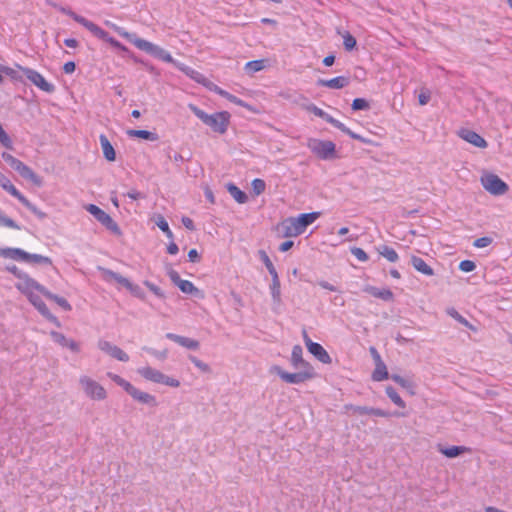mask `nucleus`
I'll list each match as a JSON object with an SVG mask.
<instances>
[{
    "instance_id": "8",
    "label": "nucleus",
    "mask_w": 512,
    "mask_h": 512,
    "mask_svg": "<svg viewBox=\"0 0 512 512\" xmlns=\"http://www.w3.org/2000/svg\"><path fill=\"white\" fill-rule=\"evenodd\" d=\"M79 386L84 395L92 401H105L108 397L105 387L88 375L79 377Z\"/></svg>"
},
{
    "instance_id": "44",
    "label": "nucleus",
    "mask_w": 512,
    "mask_h": 512,
    "mask_svg": "<svg viewBox=\"0 0 512 512\" xmlns=\"http://www.w3.org/2000/svg\"><path fill=\"white\" fill-rule=\"evenodd\" d=\"M25 262L37 263V264H47V265L52 264V260L49 257L42 256L40 254H30L28 252H27V256L25 258Z\"/></svg>"
},
{
    "instance_id": "53",
    "label": "nucleus",
    "mask_w": 512,
    "mask_h": 512,
    "mask_svg": "<svg viewBox=\"0 0 512 512\" xmlns=\"http://www.w3.org/2000/svg\"><path fill=\"white\" fill-rule=\"evenodd\" d=\"M0 143L8 148V149H12L13 148V143H12V140L11 138L8 136V134L5 132V130L3 129L2 125L0 124Z\"/></svg>"
},
{
    "instance_id": "59",
    "label": "nucleus",
    "mask_w": 512,
    "mask_h": 512,
    "mask_svg": "<svg viewBox=\"0 0 512 512\" xmlns=\"http://www.w3.org/2000/svg\"><path fill=\"white\" fill-rule=\"evenodd\" d=\"M19 72H21L19 68H18V70H16V69L4 66L2 69V73L10 76L12 79H15V80L21 79Z\"/></svg>"
},
{
    "instance_id": "61",
    "label": "nucleus",
    "mask_w": 512,
    "mask_h": 512,
    "mask_svg": "<svg viewBox=\"0 0 512 512\" xmlns=\"http://www.w3.org/2000/svg\"><path fill=\"white\" fill-rule=\"evenodd\" d=\"M431 98V94L428 90H421L420 94L418 95V101L420 105H426Z\"/></svg>"
},
{
    "instance_id": "6",
    "label": "nucleus",
    "mask_w": 512,
    "mask_h": 512,
    "mask_svg": "<svg viewBox=\"0 0 512 512\" xmlns=\"http://www.w3.org/2000/svg\"><path fill=\"white\" fill-rule=\"evenodd\" d=\"M271 372L278 375L282 381L288 384H301L317 377L314 367L307 365L306 369H299L295 373L287 372L280 366H273Z\"/></svg>"
},
{
    "instance_id": "26",
    "label": "nucleus",
    "mask_w": 512,
    "mask_h": 512,
    "mask_svg": "<svg viewBox=\"0 0 512 512\" xmlns=\"http://www.w3.org/2000/svg\"><path fill=\"white\" fill-rule=\"evenodd\" d=\"M438 451L447 458H456L464 453L471 452L470 448L466 446H450L444 447L439 445Z\"/></svg>"
},
{
    "instance_id": "45",
    "label": "nucleus",
    "mask_w": 512,
    "mask_h": 512,
    "mask_svg": "<svg viewBox=\"0 0 512 512\" xmlns=\"http://www.w3.org/2000/svg\"><path fill=\"white\" fill-rule=\"evenodd\" d=\"M270 292L275 305L281 304V286L280 281H273L270 285Z\"/></svg>"
},
{
    "instance_id": "17",
    "label": "nucleus",
    "mask_w": 512,
    "mask_h": 512,
    "mask_svg": "<svg viewBox=\"0 0 512 512\" xmlns=\"http://www.w3.org/2000/svg\"><path fill=\"white\" fill-rule=\"evenodd\" d=\"M303 338L305 345L307 347V350L320 362L324 364H330L332 362V359L330 355L327 353V351L316 342H313L309 337L306 331L303 332Z\"/></svg>"
},
{
    "instance_id": "14",
    "label": "nucleus",
    "mask_w": 512,
    "mask_h": 512,
    "mask_svg": "<svg viewBox=\"0 0 512 512\" xmlns=\"http://www.w3.org/2000/svg\"><path fill=\"white\" fill-rule=\"evenodd\" d=\"M481 184L483 188L492 195H504L509 187L508 185L496 174L485 173L481 176Z\"/></svg>"
},
{
    "instance_id": "23",
    "label": "nucleus",
    "mask_w": 512,
    "mask_h": 512,
    "mask_svg": "<svg viewBox=\"0 0 512 512\" xmlns=\"http://www.w3.org/2000/svg\"><path fill=\"white\" fill-rule=\"evenodd\" d=\"M363 290L369 295L375 298H379L383 301H392L394 299L393 292L388 288H378L375 286L367 285Z\"/></svg>"
},
{
    "instance_id": "20",
    "label": "nucleus",
    "mask_w": 512,
    "mask_h": 512,
    "mask_svg": "<svg viewBox=\"0 0 512 512\" xmlns=\"http://www.w3.org/2000/svg\"><path fill=\"white\" fill-rule=\"evenodd\" d=\"M459 136L466 142L478 148H486L488 145L487 141L482 136L469 129L460 130Z\"/></svg>"
},
{
    "instance_id": "48",
    "label": "nucleus",
    "mask_w": 512,
    "mask_h": 512,
    "mask_svg": "<svg viewBox=\"0 0 512 512\" xmlns=\"http://www.w3.org/2000/svg\"><path fill=\"white\" fill-rule=\"evenodd\" d=\"M144 285L155 295L157 296L158 298H161V299H164L165 298V293L164 291L157 285H155L154 283L150 282V281H144Z\"/></svg>"
},
{
    "instance_id": "24",
    "label": "nucleus",
    "mask_w": 512,
    "mask_h": 512,
    "mask_svg": "<svg viewBox=\"0 0 512 512\" xmlns=\"http://www.w3.org/2000/svg\"><path fill=\"white\" fill-rule=\"evenodd\" d=\"M291 365L295 369H306L307 366H312L309 362L303 359V350L299 345H295L291 353Z\"/></svg>"
},
{
    "instance_id": "16",
    "label": "nucleus",
    "mask_w": 512,
    "mask_h": 512,
    "mask_svg": "<svg viewBox=\"0 0 512 512\" xmlns=\"http://www.w3.org/2000/svg\"><path fill=\"white\" fill-rule=\"evenodd\" d=\"M19 69L40 90L47 93H52L55 90L54 85L49 83L39 72L26 67H19Z\"/></svg>"
},
{
    "instance_id": "21",
    "label": "nucleus",
    "mask_w": 512,
    "mask_h": 512,
    "mask_svg": "<svg viewBox=\"0 0 512 512\" xmlns=\"http://www.w3.org/2000/svg\"><path fill=\"white\" fill-rule=\"evenodd\" d=\"M350 83L349 77L338 76L332 79H318L317 85L321 87H327L330 89H342L348 86Z\"/></svg>"
},
{
    "instance_id": "64",
    "label": "nucleus",
    "mask_w": 512,
    "mask_h": 512,
    "mask_svg": "<svg viewBox=\"0 0 512 512\" xmlns=\"http://www.w3.org/2000/svg\"><path fill=\"white\" fill-rule=\"evenodd\" d=\"M65 347L68 348L69 350H71L74 353H79L80 350H81L80 344L77 341L73 340V339H68L67 344H66Z\"/></svg>"
},
{
    "instance_id": "4",
    "label": "nucleus",
    "mask_w": 512,
    "mask_h": 512,
    "mask_svg": "<svg viewBox=\"0 0 512 512\" xmlns=\"http://www.w3.org/2000/svg\"><path fill=\"white\" fill-rule=\"evenodd\" d=\"M58 10L61 13L71 17L74 21H76L83 27H85L95 37L109 43L112 47H114L116 49H119L124 52L127 51V48L123 44H121L119 41H117L113 37L109 36V34L105 30L100 28L98 25H96L92 21L86 19L85 17H83L81 15H78L77 13L72 11L70 8L60 6V7H58Z\"/></svg>"
},
{
    "instance_id": "25",
    "label": "nucleus",
    "mask_w": 512,
    "mask_h": 512,
    "mask_svg": "<svg viewBox=\"0 0 512 512\" xmlns=\"http://www.w3.org/2000/svg\"><path fill=\"white\" fill-rule=\"evenodd\" d=\"M175 67L178 68L183 73H185L189 78H191L192 80H194L195 82H197L203 86L208 79L202 73L186 66L183 63H175Z\"/></svg>"
},
{
    "instance_id": "55",
    "label": "nucleus",
    "mask_w": 512,
    "mask_h": 512,
    "mask_svg": "<svg viewBox=\"0 0 512 512\" xmlns=\"http://www.w3.org/2000/svg\"><path fill=\"white\" fill-rule=\"evenodd\" d=\"M189 359L202 372H205V373L210 372V367L207 363L201 361L200 359H198L195 356H190Z\"/></svg>"
},
{
    "instance_id": "42",
    "label": "nucleus",
    "mask_w": 512,
    "mask_h": 512,
    "mask_svg": "<svg viewBox=\"0 0 512 512\" xmlns=\"http://www.w3.org/2000/svg\"><path fill=\"white\" fill-rule=\"evenodd\" d=\"M446 313L452 317L453 319H455L457 322H459L460 324L466 326L467 328L471 329V330H475V328L473 327V325H471L468 320L466 318H464L455 308H448L446 310Z\"/></svg>"
},
{
    "instance_id": "10",
    "label": "nucleus",
    "mask_w": 512,
    "mask_h": 512,
    "mask_svg": "<svg viewBox=\"0 0 512 512\" xmlns=\"http://www.w3.org/2000/svg\"><path fill=\"white\" fill-rule=\"evenodd\" d=\"M307 147L322 160L337 158L336 145L332 141L311 138L307 142Z\"/></svg>"
},
{
    "instance_id": "58",
    "label": "nucleus",
    "mask_w": 512,
    "mask_h": 512,
    "mask_svg": "<svg viewBox=\"0 0 512 512\" xmlns=\"http://www.w3.org/2000/svg\"><path fill=\"white\" fill-rule=\"evenodd\" d=\"M475 268H476V264H475V262H473L471 260H463L459 264V269L462 272H466V273L472 272Z\"/></svg>"
},
{
    "instance_id": "3",
    "label": "nucleus",
    "mask_w": 512,
    "mask_h": 512,
    "mask_svg": "<svg viewBox=\"0 0 512 512\" xmlns=\"http://www.w3.org/2000/svg\"><path fill=\"white\" fill-rule=\"evenodd\" d=\"M188 107L194 113V115L199 118L206 126H208L213 132L221 135L227 132L231 119L229 112L220 111L213 114H208L194 104H189Z\"/></svg>"
},
{
    "instance_id": "50",
    "label": "nucleus",
    "mask_w": 512,
    "mask_h": 512,
    "mask_svg": "<svg viewBox=\"0 0 512 512\" xmlns=\"http://www.w3.org/2000/svg\"><path fill=\"white\" fill-rule=\"evenodd\" d=\"M50 336L52 340L57 343L58 345L65 347L67 344V341L69 338H67L64 334L57 332V331H51Z\"/></svg>"
},
{
    "instance_id": "27",
    "label": "nucleus",
    "mask_w": 512,
    "mask_h": 512,
    "mask_svg": "<svg viewBox=\"0 0 512 512\" xmlns=\"http://www.w3.org/2000/svg\"><path fill=\"white\" fill-rule=\"evenodd\" d=\"M177 287L181 290V292L185 294L194 295L195 297L199 299L204 298V293L199 288H197L191 281L189 280H182Z\"/></svg>"
},
{
    "instance_id": "47",
    "label": "nucleus",
    "mask_w": 512,
    "mask_h": 512,
    "mask_svg": "<svg viewBox=\"0 0 512 512\" xmlns=\"http://www.w3.org/2000/svg\"><path fill=\"white\" fill-rule=\"evenodd\" d=\"M253 192L256 196L262 194L266 189V183L262 179H254L251 183Z\"/></svg>"
},
{
    "instance_id": "39",
    "label": "nucleus",
    "mask_w": 512,
    "mask_h": 512,
    "mask_svg": "<svg viewBox=\"0 0 512 512\" xmlns=\"http://www.w3.org/2000/svg\"><path fill=\"white\" fill-rule=\"evenodd\" d=\"M377 251L381 256L386 258L389 262H397L399 259L398 253L391 247L387 245H382L377 248Z\"/></svg>"
},
{
    "instance_id": "5",
    "label": "nucleus",
    "mask_w": 512,
    "mask_h": 512,
    "mask_svg": "<svg viewBox=\"0 0 512 512\" xmlns=\"http://www.w3.org/2000/svg\"><path fill=\"white\" fill-rule=\"evenodd\" d=\"M106 375L137 403L147 405L149 407H156L158 405L157 398L154 395L135 387L123 377L112 372H108Z\"/></svg>"
},
{
    "instance_id": "60",
    "label": "nucleus",
    "mask_w": 512,
    "mask_h": 512,
    "mask_svg": "<svg viewBox=\"0 0 512 512\" xmlns=\"http://www.w3.org/2000/svg\"><path fill=\"white\" fill-rule=\"evenodd\" d=\"M167 275L176 286L183 280L179 273L171 267L167 269Z\"/></svg>"
},
{
    "instance_id": "63",
    "label": "nucleus",
    "mask_w": 512,
    "mask_h": 512,
    "mask_svg": "<svg viewBox=\"0 0 512 512\" xmlns=\"http://www.w3.org/2000/svg\"><path fill=\"white\" fill-rule=\"evenodd\" d=\"M492 243V239L489 237H481L474 241V246L477 248H484Z\"/></svg>"
},
{
    "instance_id": "30",
    "label": "nucleus",
    "mask_w": 512,
    "mask_h": 512,
    "mask_svg": "<svg viewBox=\"0 0 512 512\" xmlns=\"http://www.w3.org/2000/svg\"><path fill=\"white\" fill-rule=\"evenodd\" d=\"M99 140L104 157L108 161H114L116 159V153L108 138L102 134L100 135Z\"/></svg>"
},
{
    "instance_id": "46",
    "label": "nucleus",
    "mask_w": 512,
    "mask_h": 512,
    "mask_svg": "<svg viewBox=\"0 0 512 512\" xmlns=\"http://www.w3.org/2000/svg\"><path fill=\"white\" fill-rule=\"evenodd\" d=\"M156 225L161 231H163L169 239H173V233L169 228L168 222L162 215H158L155 221Z\"/></svg>"
},
{
    "instance_id": "31",
    "label": "nucleus",
    "mask_w": 512,
    "mask_h": 512,
    "mask_svg": "<svg viewBox=\"0 0 512 512\" xmlns=\"http://www.w3.org/2000/svg\"><path fill=\"white\" fill-rule=\"evenodd\" d=\"M371 378L375 382H381L389 378L387 366L384 361L375 364V369L372 372Z\"/></svg>"
},
{
    "instance_id": "7",
    "label": "nucleus",
    "mask_w": 512,
    "mask_h": 512,
    "mask_svg": "<svg viewBox=\"0 0 512 512\" xmlns=\"http://www.w3.org/2000/svg\"><path fill=\"white\" fill-rule=\"evenodd\" d=\"M137 373L146 381L162 384L172 388L180 387V381L170 375H167L160 370L153 368L151 366H143L137 369Z\"/></svg>"
},
{
    "instance_id": "40",
    "label": "nucleus",
    "mask_w": 512,
    "mask_h": 512,
    "mask_svg": "<svg viewBox=\"0 0 512 512\" xmlns=\"http://www.w3.org/2000/svg\"><path fill=\"white\" fill-rule=\"evenodd\" d=\"M219 95L226 98L228 101H230L238 106L244 107L251 112H255V109L251 105H249L248 103L244 102L243 100L239 99L238 97L230 94L229 92H227L225 90H223L222 92H219Z\"/></svg>"
},
{
    "instance_id": "19",
    "label": "nucleus",
    "mask_w": 512,
    "mask_h": 512,
    "mask_svg": "<svg viewBox=\"0 0 512 512\" xmlns=\"http://www.w3.org/2000/svg\"><path fill=\"white\" fill-rule=\"evenodd\" d=\"M345 409L347 411H351L353 414L356 415H374L377 417H389L390 413L380 409V408H374V407H368V406H357V405H345Z\"/></svg>"
},
{
    "instance_id": "9",
    "label": "nucleus",
    "mask_w": 512,
    "mask_h": 512,
    "mask_svg": "<svg viewBox=\"0 0 512 512\" xmlns=\"http://www.w3.org/2000/svg\"><path fill=\"white\" fill-rule=\"evenodd\" d=\"M0 186L10 195L18 199L25 207H27L37 218L45 219L47 214L32 204L12 183L0 172Z\"/></svg>"
},
{
    "instance_id": "41",
    "label": "nucleus",
    "mask_w": 512,
    "mask_h": 512,
    "mask_svg": "<svg viewBox=\"0 0 512 512\" xmlns=\"http://www.w3.org/2000/svg\"><path fill=\"white\" fill-rule=\"evenodd\" d=\"M385 392L389 399L399 408H405L406 403L392 386H387Z\"/></svg>"
},
{
    "instance_id": "1",
    "label": "nucleus",
    "mask_w": 512,
    "mask_h": 512,
    "mask_svg": "<svg viewBox=\"0 0 512 512\" xmlns=\"http://www.w3.org/2000/svg\"><path fill=\"white\" fill-rule=\"evenodd\" d=\"M16 289L23 294L31 305L47 320L52 322L57 327H60V322L54 316L41 299V296L46 297L48 289L41 285L38 281L32 278L29 274L22 275L20 281H15Z\"/></svg>"
},
{
    "instance_id": "12",
    "label": "nucleus",
    "mask_w": 512,
    "mask_h": 512,
    "mask_svg": "<svg viewBox=\"0 0 512 512\" xmlns=\"http://www.w3.org/2000/svg\"><path fill=\"white\" fill-rule=\"evenodd\" d=\"M135 47L163 62L172 63L174 66L175 63H179L178 61L174 60L172 55L167 50L145 39L139 38V40L136 41Z\"/></svg>"
},
{
    "instance_id": "49",
    "label": "nucleus",
    "mask_w": 512,
    "mask_h": 512,
    "mask_svg": "<svg viewBox=\"0 0 512 512\" xmlns=\"http://www.w3.org/2000/svg\"><path fill=\"white\" fill-rule=\"evenodd\" d=\"M127 290L135 297L141 299V300H144L145 299V293L143 291V289L137 285V284H134V283H130V285L128 286Z\"/></svg>"
},
{
    "instance_id": "38",
    "label": "nucleus",
    "mask_w": 512,
    "mask_h": 512,
    "mask_svg": "<svg viewBox=\"0 0 512 512\" xmlns=\"http://www.w3.org/2000/svg\"><path fill=\"white\" fill-rule=\"evenodd\" d=\"M127 134L130 137L140 138V139L149 140V141L158 140V135L156 133H153V132H150L147 130H128Z\"/></svg>"
},
{
    "instance_id": "13",
    "label": "nucleus",
    "mask_w": 512,
    "mask_h": 512,
    "mask_svg": "<svg viewBox=\"0 0 512 512\" xmlns=\"http://www.w3.org/2000/svg\"><path fill=\"white\" fill-rule=\"evenodd\" d=\"M86 211H88L91 215L95 217V219L100 222L106 229L112 232L115 235H121V229L119 225L112 219V217L107 214L104 210L99 208L97 205L88 204L85 206Z\"/></svg>"
},
{
    "instance_id": "22",
    "label": "nucleus",
    "mask_w": 512,
    "mask_h": 512,
    "mask_svg": "<svg viewBox=\"0 0 512 512\" xmlns=\"http://www.w3.org/2000/svg\"><path fill=\"white\" fill-rule=\"evenodd\" d=\"M166 338L179 344L180 346L190 349V350H197L199 348V342L193 338L180 336L174 333H167Z\"/></svg>"
},
{
    "instance_id": "18",
    "label": "nucleus",
    "mask_w": 512,
    "mask_h": 512,
    "mask_svg": "<svg viewBox=\"0 0 512 512\" xmlns=\"http://www.w3.org/2000/svg\"><path fill=\"white\" fill-rule=\"evenodd\" d=\"M13 169L17 171L22 178L30 181L35 186L41 187L43 185L42 178L21 160L16 164V166Z\"/></svg>"
},
{
    "instance_id": "34",
    "label": "nucleus",
    "mask_w": 512,
    "mask_h": 512,
    "mask_svg": "<svg viewBox=\"0 0 512 512\" xmlns=\"http://www.w3.org/2000/svg\"><path fill=\"white\" fill-rule=\"evenodd\" d=\"M105 24L110 27L111 29H113L118 35H120L121 37L127 39L129 42H131L132 44L136 45V41L139 40V37H137L135 34L133 33H130L128 31H126L123 27H120L110 21H106Z\"/></svg>"
},
{
    "instance_id": "32",
    "label": "nucleus",
    "mask_w": 512,
    "mask_h": 512,
    "mask_svg": "<svg viewBox=\"0 0 512 512\" xmlns=\"http://www.w3.org/2000/svg\"><path fill=\"white\" fill-rule=\"evenodd\" d=\"M105 24L110 27L111 29H113L118 35H120L121 37L127 39L129 42H131L132 44L136 45V41L139 40V37H137L135 34L133 33H130L128 31H126L123 27H120L110 21H106Z\"/></svg>"
},
{
    "instance_id": "36",
    "label": "nucleus",
    "mask_w": 512,
    "mask_h": 512,
    "mask_svg": "<svg viewBox=\"0 0 512 512\" xmlns=\"http://www.w3.org/2000/svg\"><path fill=\"white\" fill-rule=\"evenodd\" d=\"M391 379L399 384L402 388L406 389L410 395H415L414 382L407 380L398 374L391 375Z\"/></svg>"
},
{
    "instance_id": "11",
    "label": "nucleus",
    "mask_w": 512,
    "mask_h": 512,
    "mask_svg": "<svg viewBox=\"0 0 512 512\" xmlns=\"http://www.w3.org/2000/svg\"><path fill=\"white\" fill-rule=\"evenodd\" d=\"M307 110L309 112L313 113L315 116L324 119L326 122L330 123L331 125H333L337 129L341 130L342 132L346 133L351 138L359 140V141L364 142V143H367V141L363 137H361L360 135L352 132L345 124H343L339 120L335 119L334 117H332L331 115H329L324 110H322L321 108L317 107L316 105L310 104L309 106H307Z\"/></svg>"
},
{
    "instance_id": "29",
    "label": "nucleus",
    "mask_w": 512,
    "mask_h": 512,
    "mask_svg": "<svg viewBox=\"0 0 512 512\" xmlns=\"http://www.w3.org/2000/svg\"><path fill=\"white\" fill-rule=\"evenodd\" d=\"M0 256L25 262L27 252L20 248H4L0 249Z\"/></svg>"
},
{
    "instance_id": "2",
    "label": "nucleus",
    "mask_w": 512,
    "mask_h": 512,
    "mask_svg": "<svg viewBox=\"0 0 512 512\" xmlns=\"http://www.w3.org/2000/svg\"><path fill=\"white\" fill-rule=\"evenodd\" d=\"M320 215V212H311L286 218L276 226V231L283 238L297 237L304 233L306 228L314 223Z\"/></svg>"
},
{
    "instance_id": "35",
    "label": "nucleus",
    "mask_w": 512,
    "mask_h": 512,
    "mask_svg": "<svg viewBox=\"0 0 512 512\" xmlns=\"http://www.w3.org/2000/svg\"><path fill=\"white\" fill-rule=\"evenodd\" d=\"M226 188L236 202H238L239 204H244L247 202L248 197L246 193L240 190L235 184L228 183L226 185Z\"/></svg>"
},
{
    "instance_id": "37",
    "label": "nucleus",
    "mask_w": 512,
    "mask_h": 512,
    "mask_svg": "<svg viewBox=\"0 0 512 512\" xmlns=\"http://www.w3.org/2000/svg\"><path fill=\"white\" fill-rule=\"evenodd\" d=\"M267 65V61L264 59L249 61L245 64V71L253 75L256 72L263 70Z\"/></svg>"
},
{
    "instance_id": "54",
    "label": "nucleus",
    "mask_w": 512,
    "mask_h": 512,
    "mask_svg": "<svg viewBox=\"0 0 512 512\" xmlns=\"http://www.w3.org/2000/svg\"><path fill=\"white\" fill-rule=\"evenodd\" d=\"M343 44L346 50H352L356 46V39L348 32L343 35Z\"/></svg>"
},
{
    "instance_id": "62",
    "label": "nucleus",
    "mask_w": 512,
    "mask_h": 512,
    "mask_svg": "<svg viewBox=\"0 0 512 512\" xmlns=\"http://www.w3.org/2000/svg\"><path fill=\"white\" fill-rule=\"evenodd\" d=\"M1 156H2L3 160L6 163H8L12 168H14L16 166V164L20 161L19 159H17L16 157H14L13 155H11L7 152H3Z\"/></svg>"
},
{
    "instance_id": "28",
    "label": "nucleus",
    "mask_w": 512,
    "mask_h": 512,
    "mask_svg": "<svg viewBox=\"0 0 512 512\" xmlns=\"http://www.w3.org/2000/svg\"><path fill=\"white\" fill-rule=\"evenodd\" d=\"M410 262L418 272L426 276L434 275V270L421 257L413 255L411 256Z\"/></svg>"
},
{
    "instance_id": "56",
    "label": "nucleus",
    "mask_w": 512,
    "mask_h": 512,
    "mask_svg": "<svg viewBox=\"0 0 512 512\" xmlns=\"http://www.w3.org/2000/svg\"><path fill=\"white\" fill-rule=\"evenodd\" d=\"M368 108H369V104H368L367 100H365L363 98H356L352 102V109L355 111L365 110Z\"/></svg>"
},
{
    "instance_id": "57",
    "label": "nucleus",
    "mask_w": 512,
    "mask_h": 512,
    "mask_svg": "<svg viewBox=\"0 0 512 512\" xmlns=\"http://www.w3.org/2000/svg\"><path fill=\"white\" fill-rule=\"evenodd\" d=\"M351 253L361 262H366L369 257L367 253L359 247H353L351 248Z\"/></svg>"
},
{
    "instance_id": "15",
    "label": "nucleus",
    "mask_w": 512,
    "mask_h": 512,
    "mask_svg": "<svg viewBox=\"0 0 512 512\" xmlns=\"http://www.w3.org/2000/svg\"><path fill=\"white\" fill-rule=\"evenodd\" d=\"M97 348L105 353L106 355L110 356L113 359H116L120 362H128L129 361V355L122 350L119 346L113 344L110 341L100 339L97 342Z\"/></svg>"
},
{
    "instance_id": "43",
    "label": "nucleus",
    "mask_w": 512,
    "mask_h": 512,
    "mask_svg": "<svg viewBox=\"0 0 512 512\" xmlns=\"http://www.w3.org/2000/svg\"><path fill=\"white\" fill-rule=\"evenodd\" d=\"M46 298L54 301L55 303H57L65 311H71V309H72V306L69 304V302L65 298L60 297V296H58L56 294H53L49 290H48V293L46 295Z\"/></svg>"
},
{
    "instance_id": "51",
    "label": "nucleus",
    "mask_w": 512,
    "mask_h": 512,
    "mask_svg": "<svg viewBox=\"0 0 512 512\" xmlns=\"http://www.w3.org/2000/svg\"><path fill=\"white\" fill-rule=\"evenodd\" d=\"M0 226H5L8 228L17 229V230L20 229V226L18 224H16V222L14 220L3 215L1 212H0Z\"/></svg>"
},
{
    "instance_id": "33",
    "label": "nucleus",
    "mask_w": 512,
    "mask_h": 512,
    "mask_svg": "<svg viewBox=\"0 0 512 512\" xmlns=\"http://www.w3.org/2000/svg\"><path fill=\"white\" fill-rule=\"evenodd\" d=\"M105 24L110 27L111 29H113L118 35H120L121 37L127 39L129 42H131L132 44L136 45V41L139 40V37H137L135 34L133 33H130L128 31H126L123 27H120L110 21H106Z\"/></svg>"
},
{
    "instance_id": "52",
    "label": "nucleus",
    "mask_w": 512,
    "mask_h": 512,
    "mask_svg": "<svg viewBox=\"0 0 512 512\" xmlns=\"http://www.w3.org/2000/svg\"><path fill=\"white\" fill-rule=\"evenodd\" d=\"M0 226H5L8 228L17 229V230L20 229V226L18 224H16V222L14 220L3 215L1 212H0Z\"/></svg>"
}]
</instances>
